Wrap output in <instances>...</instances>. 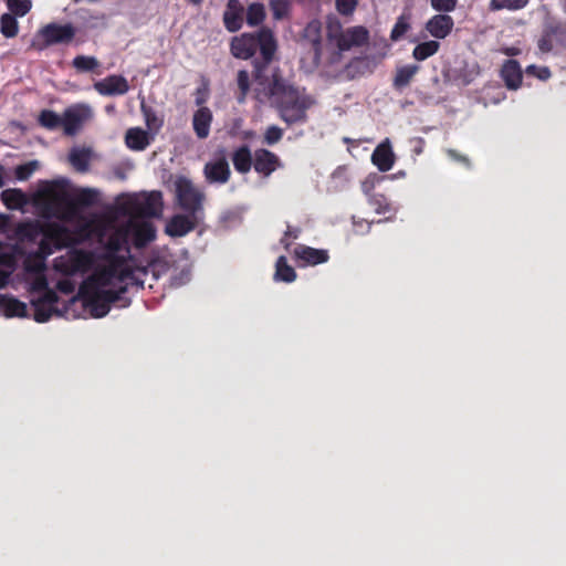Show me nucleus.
<instances>
[{
    "label": "nucleus",
    "mask_w": 566,
    "mask_h": 566,
    "mask_svg": "<svg viewBox=\"0 0 566 566\" xmlns=\"http://www.w3.org/2000/svg\"><path fill=\"white\" fill-rule=\"evenodd\" d=\"M212 119V112L207 106H201L195 112L192 117V127L198 138L205 139L209 136Z\"/></svg>",
    "instance_id": "nucleus-25"
},
{
    "label": "nucleus",
    "mask_w": 566,
    "mask_h": 566,
    "mask_svg": "<svg viewBox=\"0 0 566 566\" xmlns=\"http://www.w3.org/2000/svg\"><path fill=\"white\" fill-rule=\"evenodd\" d=\"M108 247L112 251L116 252L120 249L119 241L117 239H109Z\"/></svg>",
    "instance_id": "nucleus-64"
},
{
    "label": "nucleus",
    "mask_w": 566,
    "mask_h": 566,
    "mask_svg": "<svg viewBox=\"0 0 566 566\" xmlns=\"http://www.w3.org/2000/svg\"><path fill=\"white\" fill-rule=\"evenodd\" d=\"M23 269L27 273L41 274L44 271L43 260L29 255L23 261Z\"/></svg>",
    "instance_id": "nucleus-49"
},
{
    "label": "nucleus",
    "mask_w": 566,
    "mask_h": 566,
    "mask_svg": "<svg viewBox=\"0 0 566 566\" xmlns=\"http://www.w3.org/2000/svg\"><path fill=\"white\" fill-rule=\"evenodd\" d=\"M295 279L296 272L294 268L287 263V260L284 255L279 256L275 263L274 280L291 283L295 281Z\"/></svg>",
    "instance_id": "nucleus-31"
},
{
    "label": "nucleus",
    "mask_w": 566,
    "mask_h": 566,
    "mask_svg": "<svg viewBox=\"0 0 566 566\" xmlns=\"http://www.w3.org/2000/svg\"><path fill=\"white\" fill-rule=\"evenodd\" d=\"M19 233L23 237L32 239L38 233V226L33 223H25L19 227Z\"/></svg>",
    "instance_id": "nucleus-57"
},
{
    "label": "nucleus",
    "mask_w": 566,
    "mask_h": 566,
    "mask_svg": "<svg viewBox=\"0 0 566 566\" xmlns=\"http://www.w3.org/2000/svg\"><path fill=\"white\" fill-rule=\"evenodd\" d=\"M76 29L72 23H49L40 29L39 35L43 38L44 46L54 44H69L73 41Z\"/></svg>",
    "instance_id": "nucleus-9"
},
{
    "label": "nucleus",
    "mask_w": 566,
    "mask_h": 566,
    "mask_svg": "<svg viewBox=\"0 0 566 566\" xmlns=\"http://www.w3.org/2000/svg\"><path fill=\"white\" fill-rule=\"evenodd\" d=\"M59 295L53 290H48L40 297L33 298L31 305L34 310L33 318L38 323L48 322L54 314L60 315L56 308Z\"/></svg>",
    "instance_id": "nucleus-12"
},
{
    "label": "nucleus",
    "mask_w": 566,
    "mask_h": 566,
    "mask_svg": "<svg viewBox=\"0 0 566 566\" xmlns=\"http://www.w3.org/2000/svg\"><path fill=\"white\" fill-rule=\"evenodd\" d=\"M0 312H2L6 317L23 318L29 316L27 304L9 295H2Z\"/></svg>",
    "instance_id": "nucleus-28"
},
{
    "label": "nucleus",
    "mask_w": 566,
    "mask_h": 566,
    "mask_svg": "<svg viewBox=\"0 0 566 566\" xmlns=\"http://www.w3.org/2000/svg\"><path fill=\"white\" fill-rule=\"evenodd\" d=\"M284 233H285V237H290L291 239H297L301 233V229H298V228L292 229L291 227H287V230Z\"/></svg>",
    "instance_id": "nucleus-62"
},
{
    "label": "nucleus",
    "mask_w": 566,
    "mask_h": 566,
    "mask_svg": "<svg viewBox=\"0 0 566 566\" xmlns=\"http://www.w3.org/2000/svg\"><path fill=\"white\" fill-rule=\"evenodd\" d=\"M133 243L136 248H145L156 239V228L150 221H130Z\"/></svg>",
    "instance_id": "nucleus-20"
},
{
    "label": "nucleus",
    "mask_w": 566,
    "mask_h": 566,
    "mask_svg": "<svg viewBox=\"0 0 566 566\" xmlns=\"http://www.w3.org/2000/svg\"><path fill=\"white\" fill-rule=\"evenodd\" d=\"M371 63L368 57L359 56L350 60L339 73V78L353 81L365 74L371 73Z\"/></svg>",
    "instance_id": "nucleus-22"
},
{
    "label": "nucleus",
    "mask_w": 566,
    "mask_h": 566,
    "mask_svg": "<svg viewBox=\"0 0 566 566\" xmlns=\"http://www.w3.org/2000/svg\"><path fill=\"white\" fill-rule=\"evenodd\" d=\"M430 4L437 12H452L457 8L458 0H430Z\"/></svg>",
    "instance_id": "nucleus-53"
},
{
    "label": "nucleus",
    "mask_w": 566,
    "mask_h": 566,
    "mask_svg": "<svg viewBox=\"0 0 566 566\" xmlns=\"http://www.w3.org/2000/svg\"><path fill=\"white\" fill-rule=\"evenodd\" d=\"M265 19V9L262 3H252L247 10V23L250 27L261 24Z\"/></svg>",
    "instance_id": "nucleus-40"
},
{
    "label": "nucleus",
    "mask_w": 566,
    "mask_h": 566,
    "mask_svg": "<svg viewBox=\"0 0 566 566\" xmlns=\"http://www.w3.org/2000/svg\"><path fill=\"white\" fill-rule=\"evenodd\" d=\"M270 9L272 11L273 18L275 20H282L287 17L290 11V1L289 0H271Z\"/></svg>",
    "instance_id": "nucleus-47"
},
{
    "label": "nucleus",
    "mask_w": 566,
    "mask_h": 566,
    "mask_svg": "<svg viewBox=\"0 0 566 566\" xmlns=\"http://www.w3.org/2000/svg\"><path fill=\"white\" fill-rule=\"evenodd\" d=\"M200 217L192 214H175L166 224L165 232L172 238H180L195 230Z\"/></svg>",
    "instance_id": "nucleus-15"
},
{
    "label": "nucleus",
    "mask_w": 566,
    "mask_h": 566,
    "mask_svg": "<svg viewBox=\"0 0 566 566\" xmlns=\"http://www.w3.org/2000/svg\"><path fill=\"white\" fill-rule=\"evenodd\" d=\"M410 14H401L397 18V21L391 29L390 40L396 42L400 40L410 30Z\"/></svg>",
    "instance_id": "nucleus-39"
},
{
    "label": "nucleus",
    "mask_w": 566,
    "mask_h": 566,
    "mask_svg": "<svg viewBox=\"0 0 566 566\" xmlns=\"http://www.w3.org/2000/svg\"><path fill=\"white\" fill-rule=\"evenodd\" d=\"M260 50L262 61H253V77L258 84H264L263 71L268 70L277 50V42L271 29L263 27L254 33H242L230 42L231 54L241 60L251 59Z\"/></svg>",
    "instance_id": "nucleus-3"
},
{
    "label": "nucleus",
    "mask_w": 566,
    "mask_h": 566,
    "mask_svg": "<svg viewBox=\"0 0 566 566\" xmlns=\"http://www.w3.org/2000/svg\"><path fill=\"white\" fill-rule=\"evenodd\" d=\"M419 70L418 64H407L398 67L392 80V86L399 91L407 87Z\"/></svg>",
    "instance_id": "nucleus-30"
},
{
    "label": "nucleus",
    "mask_w": 566,
    "mask_h": 566,
    "mask_svg": "<svg viewBox=\"0 0 566 566\" xmlns=\"http://www.w3.org/2000/svg\"><path fill=\"white\" fill-rule=\"evenodd\" d=\"M243 23V7L238 0H229L223 12V24L229 32H237Z\"/></svg>",
    "instance_id": "nucleus-23"
},
{
    "label": "nucleus",
    "mask_w": 566,
    "mask_h": 566,
    "mask_svg": "<svg viewBox=\"0 0 566 566\" xmlns=\"http://www.w3.org/2000/svg\"><path fill=\"white\" fill-rule=\"evenodd\" d=\"M8 226H9V217L1 213L0 214V232L6 231Z\"/></svg>",
    "instance_id": "nucleus-63"
},
{
    "label": "nucleus",
    "mask_w": 566,
    "mask_h": 566,
    "mask_svg": "<svg viewBox=\"0 0 566 566\" xmlns=\"http://www.w3.org/2000/svg\"><path fill=\"white\" fill-rule=\"evenodd\" d=\"M72 65L78 72H95L99 66V62L94 56L77 55L73 59Z\"/></svg>",
    "instance_id": "nucleus-41"
},
{
    "label": "nucleus",
    "mask_w": 566,
    "mask_h": 566,
    "mask_svg": "<svg viewBox=\"0 0 566 566\" xmlns=\"http://www.w3.org/2000/svg\"><path fill=\"white\" fill-rule=\"evenodd\" d=\"M63 116L52 109H42L38 116V123L48 130H56L62 127Z\"/></svg>",
    "instance_id": "nucleus-33"
},
{
    "label": "nucleus",
    "mask_w": 566,
    "mask_h": 566,
    "mask_svg": "<svg viewBox=\"0 0 566 566\" xmlns=\"http://www.w3.org/2000/svg\"><path fill=\"white\" fill-rule=\"evenodd\" d=\"M161 210L163 195L160 191L133 195L122 203L123 213L132 219L159 217Z\"/></svg>",
    "instance_id": "nucleus-5"
},
{
    "label": "nucleus",
    "mask_w": 566,
    "mask_h": 566,
    "mask_svg": "<svg viewBox=\"0 0 566 566\" xmlns=\"http://www.w3.org/2000/svg\"><path fill=\"white\" fill-rule=\"evenodd\" d=\"M281 165L276 154L265 148H258L253 154V168L255 172L263 177H269Z\"/></svg>",
    "instance_id": "nucleus-16"
},
{
    "label": "nucleus",
    "mask_w": 566,
    "mask_h": 566,
    "mask_svg": "<svg viewBox=\"0 0 566 566\" xmlns=\"http://www.w3.org/2000/svg\"><path fill=\"white\" fill-rule=\"evenodd\" d=\"M1 201L8 209H20L27 201L20 189H6L0 195Z\"/></svg>",
    "instance_id": "nucleus-32"
},
{
    "label": "nucleus",
    "mask_w": 566,
    "mask_h": 566,
    "mask_svg": "<svg viewBox=\"0 0 566 566\" xmlns=\"http://www.w3.org/2000/svg\"><path fill=\"white\" fill-rule=\"evenodd\" d=\"M237 83H238V87H239L237 101L239 104H243L247 99L249 92H250V75H249L248 71L240 70L238 72Z\"/></svg>",
    "instance_id": "nucleus-43"
},
{
    "label": "nucleus",
    "mask_w": 566,
    "mask_h": 566,
    "mask_svg": "<svg viewBox=\"0 0 566 566\" xmlns=\"http://www.w3.org/2000/svg\"><path fill=\"white\" fill-rule=\"evenodd\" d=\"M563 28L560 24H549L545 28L544 32L549 34L552 38L562 33Z\"/></svg>",
    "instance_id": "nucleus-59"
},
{
    "label": "nucleus",
    "mask_w": 566,
    "mask_h": 566,
    "mask_svg": "<svg viewBox=\"0 0 566 566\" xmlns=\"http://www.w3.org/2000/svg\"><path fill=\"white\" fill-rule=\"evenodd\" d=\"M0 32L4 38L11 39L19 33V23L15 15L11 13H3L0 17Z\"/></svg>",
    "instance_id": "nucleus-37"
},
{
    "label": "nucleus",
    "mask_w": 566,
    "mask_h": 566,
    "mask_svg": "<svg viewBox=\"0 0 566 566\" xmlns=\"http://www.w3.org/2000/svg\"><path fill=\"white\" fill-rule=\"evenodd\" d=\"M501 77L509 90H517L523 80V72L516 60H506L501 69Z\"/></svg>",
    "instance_id": "nucleus-24"
},
{
    "label": "nucleus",
    "mask_w": 566,
    "mask_h": 566,
    "mask_svg": "<svg viewBox=\"0 0 566 566\" xmlns=\"http://www.w3.org/2000/svg\"><path fill=\"white\" fill-rule=\"evenodd\" d=\"M353 223H354L355 232L357 234H364V233L369 232L371 224H373V222H368L366 220L357 221L355 219H354Z\"/></svg>",
    "instance_id": "nucleus-58"
},
{
    "label": "nucleus",
    "mask_w": 566,
    "mask_h": 566,
    "mask_svg": "<svg viewBox=\"0 0 566 566\" xmlns=\"http://www.w3.org/2000/svg\"><path fill=\"white\" fill-rule=\"evenodd\" d=\"M454 21L449 14H436L426 23V30L436 39H446L453 30Z\"/></svg>",
    "instance_id": "nucleus-21"
},
{
    "label": "nucleus",
    "mask_w": 566,
    "mask_h": 566,
    "mask_svg": "<svg viewBox=\"0 0 566 566\" xmlns=\"http://www.w3.org/2000/svg\"><path fill=\"white\" fill-rule=\"evenodd\" d=\"M67 186V179L54 180L43 191L48 212L62 221H73L82 209L94 207L99 200L96 189L77 188L70 195Z\"/></svg>",
    "instance_id": "nucleus-2"
},
{
    "label": "nucleus",
    "mask_w": 566,
    "mask_h": 566,
    "mask_svg": "<svg viewBox=\"0 0 566 566\" xmlns=\"http://www.w3.org/2000/svg\"><path fill=\"white\" fill-rule=\"evenodd\" d=\"M14 263L12 254L0 251V289L7 285Z\"/></svg>",
    "instance_id": "nucleus-38"
},
{
    "label": "nucleus",
    "mask_w": 566,
    "mask_h": 566,
    "mask_svg": "<svg viewBox=\"0 0 566 566\" xmlns=\"http://www.w3.org/2000/svg\"><path fill=\"white\" fill-rule=\"evenodd\" d=\"M527 75L535 76L541 81H547L552 76V72L547 66L528 65L525 70Z\"/></svg>",
    "instance_id": "nucleus-51"
},
{
    "label": "nucleus",
    "mask_w": 566,
    "mask_h": 566,
    "mask_svg": "<svg viewBox=\"0 0 566 566\" xmlns=\"http://www.w3.org/2000/svg\"><path fill=\"white\" fill-rule=\"evenodd\" d=\"M203 174L211 184H226L231 177V170L227 158L222 155L205 165Z\"/></svg>",
    "instance_id": "nucleus-18"
},
{
    "label": "nucleus",
    "mask_w": 566,
    "mask_h": 566,
    "mask_svg": "<svg viewBox=\"0 0 566 566\" xmlns=\"http://www.w3.org/2000/svg\"><path fill=\"white\" fill-rule=\"evenodd\" d=\"M371 161L381 172L392 168L395 155L388 140L376 147L371 155Z\"/></svg>",
    "instance_id": "nucleus-26"
},
{
    "label": "nucleus",
    "mask_w": 566,
    "mask_h": 566,
    "mask_svg": "<svg viewBox=\"0 0 566 566\" xmlns=\"http://www.w3.org/2000/svg\"><path fill=\"white\" fill-rule=\"evenodd\" d=\"M124 258L113 255L108 263L97 268L80 286V294L84 306L95 318L106 316L112 305L124 308L129 306L130 298L126 296L129 284H139L143 281L136 275Z\"/></svg>",
    "instance_id": "nucleus-1"
},
{
    "label": "nucleus",
    "mask_w": 566,
    "mask_h": 566,
    "mask_svg": "<svg viewBox=\"0 0 566 566\" xmlns=\"http://www.w3.org/2000/svg\"><path fill=\"white\" fill-rule=\"evenodd\" d=\"M94 90L103 96L124 95L129 91L127 80L123 75H108L94 83Z\"/></svg>",
    "instance_id": "nucleus-17"
},
{
    "label": "nucleus",
    "mask_w": 566,
    "mask_h": 566,
    "mask_svg": "<svg viewBox=\"0 0 566 566\" xmlns=\"http://www.w3.org/2000/svg\"><path fill=\"white\" fill-rule=\"evenodd\" d=\"M344 31L343 24L337 17L328 15L326 18V36L331 43L337 46L342 40L340 38H343Z\"/></svg>",
    "instance_id": "nucleus-34"
},
{
    "label": "nucleus",
    "mask_w": 566,
    "mask_h": 566,
    "mask_svg": "<svg viewBox=\"0 0 566 566\" xmlns=\"http://www.w3.org/2000/svg\"><path fill=\"white\" fill-rule=\"evenodd\" d=\"M368 203L378 214H385L391 210V205L382 193L369 195Z\"/></svg>",
    "instance_id": "nucleus-44"
},
{
    "label": "nucleus",
    "mask_w": 566,
    "mask_h": 566,
    "mask_svg": "<svg viewBox=\"0 0 566 566\" xmlns=\"http://www.w3.org/2000/svg\"><path fill=\"white\" fill-rule=\"evenodd\" d=\"M51 244L52 242H50L49 240L45 239V237H43L42 241L40 242V251L44 254V255H49L51 254L53 251L51 249Z\"/></svg>",
    "instance_id": "nucleus-60"
},
{
    "label": "nucleus",
    "mask_w": 566,
    "mask_h": 566,
    "mask_svg": "<svg viewBox=\"0 0 566 566\" xmlns=\"http://www.w3.org/2000/svg\"><path fill=\"white\" fill-rule=\"evenodd\" d=\"M150 136L142 128H129L125 135L126 146L135 151L145 150L150 144Z\"/></svg>",
    "instance_id": "nucleus-29"
},
{
    "label": "nucleus",
    "mask_w": 566,
    "mask_h": 566,
    "mask_svg": "<svg viewBox=\"0 0 566 566\" xmlns=\"http://www.w3.org/2000/svg\"><path fill=\"white\" fill-rule=\"evenodd\" d=\"M374 189V182L373 181H369V180H365L361 182V190L369 198V195H374V192H371Z\"/></svg>",
    "instance_id": "nucleus-61"
},
{
    "label": "nucleus",
    "mask_w": 566,
    "mask_h": 566,
    "mask_svg": "<svg viewBox=\"0 0 566 566\" xmlns=\"http://www.w3.org/2000/svg\"><path fill=\"white\" fill-rule=\"evenodd\" d=\"M43 237L52 242L55 250L71 248L80 243L76 233L60 223H49L42 229Z\"/></svg>",
    "instance_id": "nucleus-11"
},
{
    "label": "nucleus",
    "mask_w": 566,
    "mask_h": 566,
    "mask_svg": "<svg viewBox=\"0 0 566 566\" xmlns=\"http://www.w3.org/2000/svg\"><path fill=\"white\" fill-rule=\"evenodd\" d=\"M314 98L304 91H296L292 95L276 103L280 118L287 125L305 124L308 119L307 111L314 105Z\"/></svg>",
    "instance_id": "nucleus-4"
},
{
    "label": "nucleus",
    "mask_w": 566,
    "mask_h": 566,
    "mask_svg": "<svg viewBox=\"0 0 566 566\" xmlns=\"http://www.w3.org/2000/svg\"><path fill=\"white\" fill-rule=\"evenodd\" d=\"M38 168V161L32 160L15 167L14 175L18 180H28Z\"/></svg>",
    "instance_id": "nucleus-48"
},
{
    "label": "nucleus",
    "mask_w": 566,
    "mask_h": 566,
    "mask_svg": "<svg viewBox=\"0 0 566 566\" xmlns=\"http://www.w3.org/2000/svg\"><path fill=\"white\" fill-rule=\"evenodd\" d=\"M231 160L234 169L241 175L250 172L251 168L253 167V155L248 145L238 147L232 153Z\"/></svg>",
    "instance_id": "nucleus-27"
},
{
    "label": "nucleus",
    "mask_w": 566,
    "mask_h": 566,
    "mask_svg": "<svg viewBox=\"0 0 566 566\" xmlns=\"http://www.w3.org/2000/svg\"><path fill=\"white\" fill-rule=\"evenodd\" d=\"M440 49V43L436 40L426 41L415 46L412 56L417 61H424L434 55Z\"/></svg>",
    "instance_id": "nucleus-35"
},
{
    "label": "nucleus",
    "mask_w": 566,
    "mask_h": 566,
    "mask_svg": "<svg viewBox=\"0 0 566 566\" xmlns=\"http://www.w3.org/2000/svg\"><path fill=\"white\" fill-rule=\"evenodd\" d=\"M62 128L66 136L76 135L92 117V109L86 104H74L64 109Z\"/></svg>",
    "instance_id": "nucleus-8"
},
{
    "label": "nucleus",
    "mask_w": 566,
    "mask_h": 566,
    "mask_svg": "<svg viewBox=\"0 0 566 566\" xmlns=\"http://www.w3.org/2000/svg\"><path fill=\"white\" fill-rule=\"evenodd\" d=\"M7 6L13 15L24 17L32 7L31 0H7Z\"/></svg>",
    "instance_id": "nucleus-46"
},
{
    "label": "nucleus",
    "mask_w": 566,
    "mask_h": 566,
    "mask_svg": "<svg viewBox=\"0 0 566 566\" xmlns=\"http://www.w3.org/2000/svg\"><path fill=\"white\" fill-rule=\"evenodd\" d=\"M265 71L266 70L263 71L264 84L260 85L264 87L269 97L275 98L276 103L298 91L297 87L290 84L282 76L281 70L279 67L273 70L270 77L265 75Z\"/></svg>",
    "instance_id": "nucleus-10"
},
{
    "label": "nucleus",
    "mask_w": 566,
    "mask_h": 566,
    "mask_svg": "<svg viewBox=\"0 0 566 566\" xmlns=\"http://www.w3.org/2000/svg\"><path fill=\"white\" fill-rule=\"evenodd\" d=\"M176 193L179 207L189 214L201 217L205 195L190 180L181 178L176 182Z\"/></svg>",
    "instance_id": "nucleus-7"
},
{
    "label": "nucleus",
    "mask_w": 566,
    "mask_h": 566,
    "mask_svg": "<svg viewBox=\"0 0 566 566\" xmlns=\"http://www.w3.org/2000/svg\"><path fill=\"white\" fill-rule=\"evenodd\" d=\"M446 153L450 159L461 163L467 167L471 166L470 159L465 155L460 154L458 150L449 148L446 150Z\"/></svg>",
    "instance_id": "nucleus-56"
},
{
    "label": "nucleus",
    "mask_w": 566,
    "mask_h": 566,
    "mask_svg": "<svg viewBox=\"0 0 566 566\" xmlns=\"http://www.w3.org/2000/svg\"><path fill=\"white\" fill-rule=\"evenodd\" d=\"M283 130L279 126H269L264 133V143L266 145H274L282 139Z\"/></svg>",
    "instance_id": "nucleus-52"
},
{
    "label": "nucleus",
    "mask_w": 566,
    "mask_h": 566,
    "mask_svg": "<svg viewBox=\"0 0 566 566\" xmlns=\"http://www.w3.org/2000/svg\"><path fill=\"white\" fill-rule=\"evenodd\" d=\"M528 0H491L490 9L493 11H499L502 9L507 10H520L526 7Z\"/></svg>",
    "instance_id": "nucleus-45"
},
{
    "label": "nucleus",
    "mask_w": 566,
    "mask_h": 566,
    "mask_svg": "<svg viewBox=\"0 0 566 566\" xmlns=\"http://www.w3.org/2000/svg\"><path fill=\"white\" fill-rule=\"evenodd\" d=\"M357 4L358 0H335L336 10L345 17L352 15Z\"/></svg>",
    "instance_id": "nucleus-50"
},
{
    "label": "nucleus",
    "mask_w": 566,
    "mask_h": 566,
    "mask_svg": "<svg viewBox=\"0 0 566 566\" xmlns=\"http://www.w3.org/2000/svg\"><path fill=\"white\" fill-rule=\"evenodd\" d=\"M49 289L48 280L43 273L38 274L30 284L31 292H43L45 293Z\"/></svg>",
    "instance_id": "nucleus-54"
},
{
    "label": "nucleus",
    "mask_w": 566,
    "mask_h": 566,
    "mask_svg": "<svg viewBox=\"0 0 566 566\" xmlns=\"http://www.w3.org/2000/svg\"><path fill=\"white\" fill-rule=\"evenodd\" d=\"M303 40L310 45L313 65L318 66L323 51L322 24L318 20H312L306 24L303 30Z\"/></svg>",
    "instance_id": "nucleus-14"
},
{
    "label": "nucleus",
    "mask_w": 566,
    "mask_h": 566,
    "mask_svg": "<svg viewBox=\"0 0 566 566\" xmlns=\"http://www.w3.org/2000/svg\"><path fill=\"white\" fill-rule=\"evenodd\" d=\"M90 155L91 154H90L88 149H85V148H82V149L74 148V149L71 150V153L69 155V159H70L71 165L77 171L84 172V171H86L88 169Z\"/></svg>",
    "instance_id": "nucleus-36"
},
{
    "label": "nucleus",
    "mask_w": 566,
    "mask_h": 566,
    "mask_svg": "<svg viewBox=\"0 0 566 566\" xmlns=\"http://www.w3.org/2000/svg\"><path fill=\"white\" fill-rule=\"evenodd\" d=\"M96 264V255L93 251L84 249H70L64 255L54 260L57 272L72 276L90 272Z\"/></svg>",
    "instance_id": "nucleus-6"
},
{
    "label": "nucleus",
    "mask_w": 566,
    "mask_h": 566,
    "mask_svg": "<svg viewBox=\"0 0 566 566\" xmlns=\"http://www.w3.org/2000/svg\"><path fill=\"white\" fill-rule=\"evenodd\" d=\"M140 111L144 115L148 129L157 133L164 124L163 119L157 116L156 112L151 107L145 105V103H142Z\"/></svg>",
    "instance_id": "nucleus-42"
},
{
    "label": "nucleus",
    "mask_w": 566,
    "mask_h": 566,
    "mask_svg": "<svg viewBox=\"0 0 566 566\" xmlns=\"http://www.w3.org/2000/svg\"><path fill=\"white\" fill-rule=\"evenodd\" d=\"M294 259L300 265H317L328 261L327 250L315 249L304 244H298L293 252Z\"/></svg>",
    "instance_id": "nucleus-19"
},
{
    "label": "nucleus",
    "mask_w": 566,
    "mask_h": 566,
    "mask_svg": "<svg viewBox=\"0 0 566 566\" xmlns=\"http://www.w3.org/2000/svg\"><path fill=\"white\" fill-rule=\"evenodd\" d=\"M537 46H538L539 51L543 53L551 52L554 48L553 38L549 34H546L545 32H543V35L541 36V39L537 42Z\"/></svg>",
    "instance_id": "nucleus-55"
},
{
    "label": "nucleus",
    "mask_w": 566,
    "mask_h": 566,
    "mask_svg": "<svg viewBox=\"0 0 566 566\" xmlns=\"http://www.w3.org/2000/svg\"><path fill=\"white\" fill-rule=\"evenodd\" d=\"M340 39L336 46L338 51L333 55L335 61L342 57V52L367 44L369 42V31L363 25L350 27L344 31Z\"/></svg>",
    "instance_id": "nucleus-13"
}]
</instances>
